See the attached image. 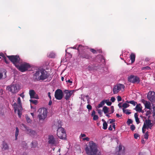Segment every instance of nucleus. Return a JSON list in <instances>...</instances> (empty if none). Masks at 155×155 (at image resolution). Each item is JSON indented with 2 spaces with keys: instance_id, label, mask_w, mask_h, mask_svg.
Returning <instances> with one entry per match:
<instances>
[{
  "instance_id": "1",
  "label": "nucleus",
  "mask_w": 155,
  "mask_h": 155,
  "mask_svg": "<svg viewBox=\"0 0 155 155\" xmlns=\"http://www.w3.org/2000/svg\"><path fill=\"white\" fill-rule=\"evenodd\" d=\"M85 150L88 155H100L97 144L92 141L89 142L85 146Z\"/></svg>"
},
{
  "instance_id": "2",
  "label": "nucleus",
  "mask_w": 155,
  "mask_h": 155,
  "mask_svg": "<svg viewBox=\"0 0 155 155\" xmlns=\"http://www.w3.org/2000/svg\"><path fill=\"white\" fill-rule=\"evenodd\" d=\"M6 90L12 94L17 93L19 90L18 85L17 84H12L7 86Z\"/></svg>"
},
{
  "instance_id": "3",
  "label": "nucleus",
  "mask_w": 155,
  "mask_h": 155,
  "mask_svg": "<svg viewBox=\"0 0 155 155\" xmlns=\"http://www.w3.org/2000/svg\"><path fill=\"white\" fill-rule=\"evenodd\" d=\"M7 57L16 67H18V64L20 63V62H21V61L20 60L18 56L11 55L8 56Z\"/></svg>"
},
{
  "instance_id": "4",
  "label": "nucleus",
  "mask_w": 155,
  "mask_h": 155,
  "mask_svg": "<svg viewBox=\"0 0 155 155\" xmlns=\"http://www.w3.org/2000/svg\"><path fill=\"white\" fill-rule=\"evenodd\" d=\"M48 143L51 147L57 146L58 144L57 139L55 138L52 135H49L48 138Z\"/></svg>"
},
{
  "instance_id": "5",
  "label": "nucleus",
  "mask_w": 155,
  "mask_h": 155,
  "mask_svg": "<svg viewBox=\"0 0 155 155\" xmlns=\"http://www.w3.org/2000/svg\"><path fill=\"white\" fill-rule=\"evenodd\" d=\"M20 64L17 68L20 71L22 72H24L28 70L30 68V65L27 63L22 62H20Z\"/></svg>"
},
{
  "instance_id": "6",
  "label": "nucleus",
  "mask_w": 155,
  "mask_h": 155,
  "mask_svg": "<svg viewBox=\"0 0 155 155\" xmlns=\"http://www.w3.org/2000/svg\"><path fill=\"white\" fill-rule=\"evenodd\" d=\"M38 117L40 120H44L46 117L48 113L47 109L45 108H40L38 110Z\"/></svg>"
},
{
  "instance_id": "7",
  "label": "nucleus",
  "mask_w": 155,
  "mask_h": 155,
  "mask_svg": "<svg viewBox=\"0 0 155 155\" xmlns=\"http://www.w3.org/2000/svg\"><path fill=\"white\" fill-rule=\"evenodd\" d=\"M57 135L61 139L65 138L66 133L64 129L61 127H59L57 130Z\"/></svg>"
},
{
  "instance_id": "8",
  "label": "nucleus",
  "mask_w": 155,
  "mask_h": 155,
  "mask_svg": "<svg viewBox=\"0 0 155 155\" xmlns=\"http://www.w3.org/2000/svg\"><path fill=\"white\" fill-rule=\"evenodd\" d=\"M124 86L121 84H118L116 85L113 88V91L114 94H117L120 91H123L124 90Z\"/></svg>"
},
{
  "instance_id": "9",
  "label": "nucleus",
  "mask_w": 155,
  "mask_h": 155,
  "mask_svg": "<svg viewBox=\"0 0 155 155\" xmlns=\"http://www.w3.org/2000/svg\"><path fill=\"white\" fill-rule=\"evenodd\" d=\"M54 96L57 100L61 99L63 97V93L62 90L60 89H58L56 90L55 92Z\"/></svg>"
},
{
  "instance_id": "10",
  "label": "nucleus",
  "mask_w": 155,
  "mask_h": 155,
  "mask_svg": "<svg viewBox=\"0 0 155 155\" xmlns=\"http://www.w3.org/2000/svg\"><path fill=\"white\" fill-rule=\"evenodd\" d=\"M128 80L129 81L133 83L139 82L140 80L139 78L135 76L130 75L128 78Z\"/></svg>"
},
{
  "instance_id": "11",
  "label": "nucleus",
  "mask_w": 155,
  "mask_h": 155,
  "mask_svg": "<svg viewBox=\"0 0 155 155\" xmlns=\"http://www.w3.org/2000/svg\"><path fill=\"white\" fill-rule=\"evenodd\" d=\"M48 75L47 73L45 70H41V75L40 78V80H44L48 77Z\"/></svg>"
},
{
  "instance_id": "12",
  "label": "nucleus",
  "mask_w": 155,
  "mask_h": 155,
  "mask_svg": "<svg viewBox=\"0 0 155 155\" xmlns=\"http://www.w3.org/2000/svg\"><path fill=\"white\" fill-rule=\"evenodd\" d=\"M147 98L151 102L155 101V93L153 91H150L147 95Z\"/></svg>"
},
{
  "instance_id": "13",
  "label": "nucleus",
  "mask_w": 155,
  "mask_h": 155,
  "mask_svg": "<svg viewBox=\"0 0 155 155\" xmlns=\"http://www.w3.org/2000/svg\"><path fill=\"white\" fill-rule=\"evenodd\" d=\"M74 91V90H65L64 91L65 94V99L67 100H69L73 94Z\"/></svg>"
},
{
  "instance_id": "14",
  "label": "nucleus",
  "mask_w": 155,
  "mask_h": 155,
  "mask_svg": "<svg viewBox=\"0 0 155 155\" xmlns=\"http://www.w3.org/2000/svg\"><path fill=\"white\" fill-rule=\"evenodd\" d=\"M13 106L14 108V111L15 113L16 111H18V114L19 117H21V111L22 110V108H21V109H20V108L18 107L17 104L16 103H15L13 104Z\"/></svg>"
},
{
  "instance_id": "15",
  "label": "nucleus",
  "mask_w": 155,
  "mask_h": 155,
  "mask_svg": "<svg viewBox=\"0 0 155 155\" xmlns=\"http://www.w3.org/2000/svg\"><path fill=\"white\" fill-rule=\"evenodd\" d=\"M29 94L31 98L39 99L38 95L34 90H30L29 91Z\"/></svg>"
},
{
  "instance_id": "16",
  "label": "nucleus",
  "mask_w": 155,
  "mask_h": 155,
  "mask_svg": "<svg viewBox=\"0 0 155 155\" xmlns=\"http://www.w3.org/2000/svg\"><path fill=\"white\" fill-rule=\"evenodd\" d=\"M143 126L147 128L148 129L149 128L151 129V127L152 126V124L150 120H146L144 123Z\"/></svg>"
},
{
  "instance_id": "17",
  "label": "nucleus",
  "mask_w": 155,
  "mask_h": 155,
  "mask_svg": "<svg viewBox=\"0 0 155 155\" xmlns=\"http://www.w3.org/2000/svg\"><path fill=\"white\" fill-rule=\"evenodd\" d=\"M41 75V70L37 71L33 76L34 78L37 81H40Z\"/></svg>"
},
{
  "instance_id": "18",
  "label": "nucleus",
  "mask_w": 155,
  "mask_h": 155,
  "mask_svg": "<svg viewBox=\"0 0 155 155\" xmlns=\"http://www.w3.org/2000/svg\"><path fill=\"white\" fill-rule=\"evenodd\" d=\"M142 102L144 105L145 108L148 109H150L151 104L149 101L145 100L144 99L142 100Z\"/></svg>"
},
{
  "instance_id": "19",
  "label": "nucleus",
  "mask_w": 155,
  "mask_h": 155,
  "mask_svg": "<svg viewBox=\"0 0 155 155\" xmlns=\"http://www.w3.org/2000/svg\"><path fill=\"white\" fill-rule=\"evenodd\" d=\"M26 132L27 134L32 137H35L37 135V133L35 131L30 129H27Z\"/></svg>"
},
{
  "instance_id": "20",
  "label": "nucleus",
  "mask_w": 155,
  "mask_h": 155,
  "mask_svg": "<svg viewBox=\"0 0 155 155\" xmlns=\"http://www.w3.org/2000/svg\"><path fill=\"white\" fill-rule=\"evenodd\" d=\"M122 147L121 145H119L118 147V154H112V155H124V151L122 150Z\"/></svg>"
},
{
  "instance_id": "21",
  "label": "nucleus",
  "mask_w": 155,
  "mask_h": 155,
  "mask_svg": "<svg viewBox=\"0 0 155 155\" xmlns=\"http://www.w3.org/2000/svg\"><path fill=\"white\" fill-rule=\"evenodd\" d=\"M142 107L140 104H137L135 108V109L137 111L142 113L143 112V111L142 110Z\"/></svg>"
},
{
  "instance_id": "22",
  "label": "nucleus",
  "mask_w": 155,
  "mask_h": 155,
  "mask_svg": "<svg viewBox=\"0 0 155 155\" xmlns=\"http://www.w3.org/2000/svg\"><path fill=\"white\" fill-rule=\"evenodd\" d=\"M6 77V72L5 71L0 72V79H5Z\"/></svg>"
},
{
  "instance_id": "23",
  "label": "nucleus",
  "mask_w": 155,
  "mask_h": 155,
  "mask_svg": "<svg viewBox=\"0 0 155 155\" xmlns=\"http://www.w3.org/2000/svg\"><path fill=\"white\" fill-rule=\"evenodd\" d=\"M17 107H19L20 108V109H21L22 107V105L21 100V99L20 97H18L17 99Z\"/></svg>"
},
{
  "instance_id": "24",
  "label": "nucleus",
  "mask_w": 155,
  "mask_h": 155,
  "mask_svg": "<svg viewBox=\"0 0 155 155\" xmlns=\"http://www.w3.org/2000/svg\"><path fill=\"white\" fill-rule=\"evenodd\" d=\"M130 59L131 60V63H134L135 60V55L133 53H132L130 55Z\"/></svg>"
},
{
  "instance_id": "25",
  "label": "nucleus",
  "mask_w": 155,
  "mask_h": 155,
  "mask_svg": "<svg viewBox=\"0 0 155 155\" xmlns=\"http://www.w3.org/2000/svg\"><path fill=\"white\" fill-rule=\"evenodd\" d=\"M2 148L4 150H8L9 147L7 143L5 142H3L2 144Z\"/></svg>"
},
{
  "instance_id": "26",
  "label": "nucleus",
  "mask_w": 155,
  "mask_h": 155,
  "mask_svg": "<svg viewBox=\"0 0 155 155\" xmlns=\"http://www.w3.org/2000/svg\"><path fill=\"white\" fill-rule=\"evenodd\" d=\"M87 48V47H84V46L82 45H79L78 46L77 48V50L79 51L80 50H84Z\"/></svg>"
},
{
  "instance_id": "27",
  "label": "nucleus",
  "mask_w": 155,
  "mask_h": 155,
  "mask_svg": "<svg viewBox=\"0 0 155 155\" xmlns=\"http://www.w3.org/2000/svg\"><path fill=\"white\" fill-rule=\"evenodd\" d=\"M134 116L135 119L137 123L138 124L140 122L139 119L138 117V114L137 113H135L134 115Z\"/></svg>"
},
{
  "instance_id": "28",
  "label": "nucleus",
  "mask_w": 155,
  "mask_h": 155,
  "mask_svg": "<svg viewBox=\"0 0 155 155\" xmlns=\"http://www.w3.org/2000/svg\"><path fill=\"white\" fill-rule=\"evenodd\" d=\"M105 104L104 100H103L98 105V106L96 107L97 108H99L102 107Z\"/></svg>"
},
{
  "instance_id": "29",
  "label": "nucleus",
  "mask_w": 155,
  "mask_h": 155,
  "mask_svg": "<svg viewBox=\"0 0 155 155\" xmlns=\"http://www.w3.org/2000/svg\"><path fill=\"white\" fill-rule=\"evenodd\" d=\"M18 133H19V130L18 127L16 128V130H15V140H16L17 139V137L18 135Z\"/></svg>"
},
{
  "instance_id": "30",
  "label": "nucleus",
  "mask_w": 155,
  "mask_h": 155,
  "mask_svg": "<svg viewBox=\"0 0 155 155\" xmlns=\"http://www.w3.org/2000/svg\"><path fill=\"white\" fill-rule=\"evenodd\" d=\"M81 57L83 58H85L86 59H89L90 58V56L86 54H83Z\"/></svg>"
},
{
  "instance_id": "31",
  "label": "nucleus",
  "mask_w": 155,
  "mask_h": 155,
  "mask_svg": "<svg viewBox=\"0 0 155 155\" xmlns=\"http://www.w3.org/2000/svg\"><path fill=\"white\" fill-rule=\"evenodd\" d=\"M126 103H130V104H132L134 106H135L136 104H137V103L135 101H134L132 100V101H127Z\"/></svg>"
},
{
  "instance_id": "32",
  "label": "nucleus",
  "mask_w": 155,
  "mask_h": 155,
  "mask_svg": "<svg viewBox=\"0 0 155 155\" xmlns=\"http://www.w3.org/2000/svg\"><path fill=\"white\" fill-rule=\"evenodd\" d=\"M123 111L124 113L127 114H129L131 113V112H130V110H129L125 109L123 108Z\"/></svg>"
},
{
  "instance_id": "33",
  "label": "nucleus",
  "mask_w": 155,
  "mask_h": 155,
  "mask_svg": "<svg viewBox=\"0 0 155 155\" xmlns=\"http://www.w3.org/2000/svg\"><path fill=\"white\" fill-rule=\"evenodd\" d=\"M103 110L105 114H106L108 112V109L106 106H104L103 107Z\"/></svg>"
},
{
  "instance_id": "34",
  "label": "nucleus",
  "mask_w": 155,
  "mask_h": 155,
  "mask_svg": "<svg viewBox=\"0 0 155 155\" xmlns=\"http://www.w3.org/2000/svg\"><path fill=\"white\" fill-rule=\"evenodd\" d=\"M105 103H106L108 106H110L111 104V102L109 101V100H104Z\"/></svg>"
},
{
  "instance_id": "35",
  "label": "nucleus",
  "mask_w": 155,
  "mask_h": 155,
  "mask_svg": "<svg viewBox=\"0 0 155 155\" xmlns=\"http://www.w3.org/2000/svg\"><path fill=\"white\" fill-rule=\"evenodd\" d=\"M107 124L106 122H104L103 123V128L104 129L106 130L107 129Z\"/></svg>"
},
{
  "instance_id": "36",
  "label": "nucleus",
  "mask_w": 155,
  "mask_h": 155,
  "mask_svg": "<svg viewBox=\"0 0 155 155\" xmlns=\"http://www.w3.org/2000/svg\"><path fill=\"white\" fill-rule=\"evenodd\" d=\"M48 56L50 58H53L55 57V54L53 52H51L49 54Z\"/></svg>"
},
{
  "instance_id": "37",
  "label": "nucleus",
  "mask_w": 155,
  "mask_h": 155,
  "mask_svg": "<svg viewBox=\"0 0 155 155\" xmlns=\"http://www.w3.org/2000/svg\"><path fill=\"white\" fill-rule=\"evenodd\" d=\"M129 106V105L127 103H124L122 105V107L124 109L128 107Z\"/></svg>"
},
{
  "instance_id": "38",
  "label": "nucleus",
  "mask_w": 155,
  "mask_h": 155,
  "mask_svg": "<svg viewBox=\"0 0 155 155\" xmlns=\"http://www.w3.org/2000/svg\"><path fill=\"white\" fill-rule=\"evenodd\" d=\"M29 101L31 103H32L35 104H36L38 103V101L36 100L30 99Z\"/></svg>"
},
{
  "instance_id": "39",
  "label": "nucleus",
  "mask_w": 155,
  "mask_h": 155,
  "mask_svg": "<svg viewBox=\"0 0 155 155\" xmlns=\"http://www.w3.org/2000/svg\"><path fill=\"white\" fill-rule=\"evenodd\" d=\"M148 136L149 135L148 132H147L143 136L144 138L146 139H148Z\"/></svg>"
},
{
  "instance_id": "40",
  "label": "nucleus",
  "mask_w": 155,
  "mask_h": 155,
  "mask_svg": "<svg viewBox=\"0 0 155 155\" xmlns=\"http://www.w3.org/2000/svg\"><path fill=\"white\" fill-rule=\"evenodd\" d=\"M26 120L27 122L28 123H31V120L30 119V118L28 116H26Z\"/></svg>"
},
{
  "instance_id": "41",
  "label": "nucleus",
  "mask_w": 155,
  "mask_h": 155,
  "mask_svg": "<svg viewBox=\"0 0 155 155\" xmlns=\"http://www.w3.org/2000/svg\"><path fill=\"white\" fill-rule=\"evenodd\" d=\"M150 69V68L148 66H146V67H143L142 68V70H149Z\"/></svg>"
},
{
  "instance_id": "42",
  "label": "nucleus",
  "mask_w": 155,
  "mask_h": 155,
  "mask_svg": "<svg viewBox=\"0 0 155 155\" xmlns=\"http://www.w3.org/2000/svg\"><path fill=\"white\" fill-rule=\"evenodd\" d=\"M86 135L84 134H81L79 137L80 139H82V138H84V137H85Z\"/></svg>"
},
{
  "instance_id": "43",
  "label": "nucleus",
  "mask_w": 155,
  "mask_h": 155,
  "mask_svg": "<svg viewBox=\"0 0 155 155\" xmlns=\"http://www.w3.org/2000/svg\"><path fill=\"white\" fill-rule=\"evenodd\" d=\"M82 140L83 141L86 140L87 141H89L90 140V138L88 137H86L82 138Z\"/></svg>"
},
{
  "instance_id": "44",
  "label": "nucleus",
  "mask_w": 155,
  "mask_h": 155,
  "mask_svg": "<svg viewBox=\"0 0 155 155\" xmlns=\"http://www.w3.org/2000/svg\"><path fill=\"white\" fill-rule=\"evenodd\" d=\"M132 123V120L130 119H128L127 121V123L128 124H130Z\"/></svg>"
},
{
  "instance_id": "45",
  "label": "nucleus",
  "mask_w": 155,
  "mask_h": 155,
  "mask_svg": "<svg viewBox=\"0 0 155 155\" xmlns=\"http://www.w3.org/2000/svg\"><path fill=\"white\" fill-rule=\"evenodd\" d=\"M93 116L94 117L93 119L94 120H97L99 118L98 116L97 115H94Z\"/></svg>"
},
{
  "instance_id": "46",
  "label": "nucleus",
  "mask_w": 155,
  "mask_h": 155,
  "mask_svg": "<svg viewBox=\"0 0 155 155\" xmlns=\"http://www.w3.org/2000/svg\"><path fill=\"white\" fill-rule=\"evenodd\" d=\"M90 50L91 52H92L94 54H95L97 53L96 50L94 49L91 48L90 49Z\"/></svg>"
},
{
  "instance_id": "47",
  "label": "nucleus",
  "mask_w": 155,
  "mask_h": 155,
  "mask_svg": "<svg viewBox=\"0 0 155 155\" xmlns=\"http://www.w3.org/2000/svg\"><path fill=\"white\" fill-rule=\"evenodd\" d=\"M87 107L89 110H91L92 109L91 106L89 104H88L87 105Z\"/></svg>"
},
{
  "instance_id": "48",
  "label": "nucleus",
  "mask_w": 155,
  "mask_h": 155,
  "mask_svg": "<svg viewBox=\"0 0 155 155\" xmlns=\"http://www.w3.org/2000/svg\"><path fill=\"white\" fill-rule=\"evenodd\" d=\"M135 127L134 125H131L130 127V129L131 130L133 131L134 130H135Z\"/></svg>"
},
{
  "instance_id": "49",
  "label": "nucleus",
  "mask_w": 155,
  "mask_h": 155,
  "mask_svg": "<svg viewBox=\"0 0 155 155\" xmlns=\"http://www.w3.org/2000/svg\"><path fill=\"white\" fill-rule=\"evenodd\" d=\"M147 128L145 127L144 126H143L142 128V132L143 133H144L146 131V129Z\"/></svg>"
},
{
  "instance_id": "50",
  "label": "nucleus",
  "mask_w": 155,
  "mask_h": 155,
  "mask_svg": "<svg viewBox=\"0 0 155 155\" xmlns=\"http://www.w3.org/2000/svg\"><path fill=\"white\" fill-rule=\"evenodd\" d=\"M150 114H151V112L150 110H149L147 111V112H146V115L147 116H148L150 115Z\"/></svg>"
},
{
  "instance_id": "51",
  "label": "nucleus",
  "mask_w": 155,
  "mask_h": 155,
  "mask_svg": "<svg viewBox=\"0 0 155 155\" xmlns=\"http://www.w3.org/2000/svg\"><path fill=\"white\" fill-rule=\"evenodd\" d=\"M97 111L98 113L100 115H101L102 114V111L101 109H97Z\"/></svg>"
},
{
  "instance_id": "52",
  "label": "nucleus",
  "mask_w": 155,
  "mask_h": 155,
  "mask_svg": "<svg viewBox=\"0 0 155 155\" xmlns=\"http://www.w3.org/2000/svg\"><path fill=\"white\" fill-rule=\"evenodd\" d=\"M117 100L118 101H121L122 100V98L120 96H118L117 97Z\"/></svg>"
},
{
  "instance_id": "53",
  "label": "nucleus",
  "mask_w": 155,
  "mask_h": 155,
  "mask_svg": "<svg viewBox=\"0 0 155 155\" xmlns=\"http://www.w3.org/2000/svg\"><path fill=\"white\" fill-rule=\"evenodd\" d=\"M115 100V99L114 97H111L110 101L113 102H114Z\"/></svg>"
},
{
  "instance_id": "54",
  "label": "nucleus",
  "mask_w": 155,
  "mask_h": 155,
  "mask_svg": "<svg viewBox=\"0 0 155 155\" xmlns=\"http://www.w3.org/2000/svg\"><path fill=\"white\" fill-rule=\"evenodd\" d=\"M115 121V120L114 119H109V123L110 124H112V123H113V122H114Z\"/></svg>"
},
{
  "instance_id": "55",
  "label": "nucleus",
  "mask_w": 155,
  "mask_h": 155,
  "mask_svg": "<svg viewBox=\"0 0 155 155\" xmlns=\"http://www.w3.org/2000/svg\"><path fill=\"white\" fill-rule=\"evenodd\" d=\"M134 137L135 139H137L138 137H139V135L137 134H134Z\"/></svg>"
},
{
  "instance_id": "56",
  "label": "nucleus",
  "mask_w": 155,
  "mask_h": 155,
  "mask_svg": "<svg viewBox=\"0 0 155 155\" xmlns=\"http://www.w3.org/2000/svg\"><path fill=\"white\" fill-rule=\"evenodd\" d=\"M111 113H113L114 111V107L113 106H111Z\"/></svg>"
},
{
  "instance_id": "57",
  "label": "nucleus",
  "mask_w": 155,
  "mask_h": 155,
  "mask_svg": "<svg viewBox=\"0 0 155 155\" xmlns=\"http://www.w3.org/2000/svg\"><path fill=\"white\" fill-rule=\"evenodd\" d=\"M78 46L77 45H76L74 46V47H71V48L77 50V48L78 47V46Z\"/></svg>"
},
{
  "instance_id": "58",
  "label": "nucleus",
  "mask_w": 155,
  "mask_h": 155,
  "mask_svg": "<svg viewBox=\"0 0 155 155\" xmlns=\"http://www.w3.org/2000/svg\"><path fill=\"white\" fill-rule=\"evenodd\" d=\"M95 112L94 110H93L92 112V113L91 114V115L92 116H94V115H95Z\"/></svg>"
},
{
  "instance_id": "59",
  "label": "nucleus",
  "mask_w": 155,
  "mask_h": 155,
  "mask_svg": "<svg viewBox=\"0 0 155 155\" xmlns=\"http://www.w3.org/2000/svg\"><path fill=\"white\" fill-rule=\"evenodd\" d=\"M112 125V127L114 129V130H115V123H113Z\"/></svg>"
},
{
  "instance_id": "60",
  "label": "nucleus",
  "mask_w": 155,
  "mask_h": 155,
  "mask_svg": "<svg viewBox=\"0 0 155 155\" xmlns=\"http://www.w3.org/2000/svg\"><path fill=\"white\" fill-rule=\"evenodd\" d=\"M112 125H111V124L110 125L108 128V129L110 130H112Z\"/></svg>"
},
{
  "instance_id": "61",
  "label": "nucleus",
  "mask_w": 155,
  "mask_h": 155,
  "mask_svg": "<svg viewBox=\"0 0 155 155\" xmlns=\"http://www.w3.org/2000/svg\"><path fill=\"white\" fill-rule=\"evenodd\" d=\"M50 94H51L50 92H48V96L49 98H50V99H51V96Z\"/></svg>"
},
{
  "instance_id": "62",
  "label": "nucleus",
  "mask_w": 155,
  "mask_h": 155,
  "mask_svg": "<svg viewBox=\"0 0 155 155\" xmlns=\"http://www.w3.org/2000/svg\"><path fill=\"white\" fill-rule=\"evenodd\" d=\"M0 55L2 56V57H3L4 58H5V55L2 53H0Z\"/></svg>"
},
{
  "instance_id": "63",
  "label": "nucleus",
  "mask_w": 155,
  "mask_h": 155,
  "mask_svg": "<svg viewBox=\"0 0 155 155\" xmlns=\"http://www.w3.org/2000/svg\"><path fill=\"white\" fill-rule=\"evenodd\" d=\"M116 115V116L117 117H120V115L119 114H117Z\"/></svg>"
},
{
  "instance_id": "64",
  "label": "nucleus",
  "mask_w": 155,
  "mask_h": 155,
  "mask_svg": "<svg viewBox=\"0 0 155 155\" xmlns=\"http://www.w3.org/2000/svg\"><path fill=\"white\" fill-rule=\"evenodd\" d=\"M118 107H120V108L121 107V104L120 103H119L118 104Z\"/></svg>"
}]
</instances>
